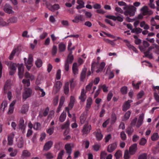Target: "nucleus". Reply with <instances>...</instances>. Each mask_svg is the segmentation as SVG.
<instances>
[{
    "label": "nucleus",
    "instance_id": "1",
    "mask_svg": "<svg viewBox=\"0 0 159 159\" xmlns=\"http://www.w3.org/2000/svg\"><path fill=\"white\" fill-rule=\"evenodd\" d=\"M123 9L125 11L124 12V14L126 16H130L134 15L136 10L135 7L131 5L126 6L123 7Z\"/></svg>",
    "mask_w": 159,
    "mask_h": 159
},
{
    "label": "nucleus",
    "instance_id": "2",
    "mask_svg": "<svg viewBox=\"0 0 159 159\" xmlns=\"http://www.w3.org/2000/svg\"><path fill=\"white\" fill-rule=\"evenodd\" d=\"M105 65V62H102L99 64V67H98L97 63L94 62L92 65V72L95 71L97 73L101 72L102 70Z\"/></svg>",
    "mask_w": 159,
    "mask_h": 159
},
{
    "label": "nucleus",
    "instance_id": "3",
    "mask_svg": "<svg viewBox=\"0 0 159 159\" xmlns=\"http://www.w3.org/2000/svg\"><path fill=\"white\" fill-rule=\"evenodd\" d=\"M74 147V144L73 143H67L65 145V148L66 150V153L68 155L67 159H71L70 156L72 153V148Z\"/></svg>",
    "mask_w": 159,
    "mask_h": 159
},
{
    "label": "nucleus",
    "instance_id": "4",
    "mask_svg": "<svg viewBox=\"0 0 159 159\" xmlns=\"http://www.w3.org/2000/svg\"><path fill=\"white\" fill-rule=\"evenodd\" d=\"M141 11L143 16L151 15L153 14V11L149 9L147 6H143L141 9Z\"/></svg>",
    "mask_w": 159,
    "mask_h": 159
},
{
    "label": "nucleus",
    "instance_id": "5",
    "mask_svg": "<svg viewBox=\"0 0 159 159\" xmlns=\"http://www.w3.org/2000/svg\"><path fill=\"white\" fill-rule=\"evenodd\" d=\"M32 93V91L30 88H27L25 89L23 93V98L25 100L31 96Z\"/></svg>",
    "mask_w": 159,
    "mask_h": 159
},
{
    "label": "nucleus",
    "instance_id": "6",
    "mask_svg": "<svg viewBox=\"0 0 159 159\" xmlns=\"http://www.w3.org/2000/svg\"><path fill=\"white\" fill-rule=\"evenodd\" d=\"M9 68L10 69V74L11 75H13L16 72L17 65L14 63L10 62L8 64Z\"/></svg>",
    "mask_w": 159,
    "mask_h": 159
},
{
    "label": "nucleus",
    "instance_id": "7",
    "mask_svg": "<svg viewBox=\"0 0 159 159\" xmlns=\"http://www.w3.org/2000/svg\"><path fill=\"white\" fill-rule=\"evenodd\" d=\"M106 17L114 21L117 20L119 22H122L123 20V16H116L112 15H107L106 16Z\"/></svg>",
    "mask_w": 159,
    "mask_h": 159
},
{
    "label": "nucleus",
    "instance_id": "8",
    "mask_svg": "<svg viewBox=\"0 0 159 159\" xmlns=\"http://www.w3.org/2000/svg\"><path fill=\"white\" fill-rule=\"evenodd\" d=\"M84 20V17L83 16L81 15H79L75 16L74 19L72 20V21L73 23H78L80 21H82Z\"/></svg>",
    "mask_w": 159,
    "mask_h": 159
},
{
    "label": "nucleus",
    "instance_id": "9",
    "mask_svg": "<svg viewBox=\"0 0 159 159\" xmlns=\"http://www.w3.org/2000/svg\"><path fill=\"white\" fill-rule=\"evenodd\" d=\"M62 86L61 83L60 81H58L56 82L54 84L53 89V92L55 93H57L60 90V88Z\"/></svg>",
    "mask_w": 159,
    "mask_h": 159
},
{
    "label": "nucleus",
    "instance_id": "10",
    "mask_svg": "<svg viewBox=\"0 0 159 159\" xmlns=\"http://www.w3.org/2000/svg\"><path fill=\"white\" fill-rule=\"evenodd\" d=\"M33 58L31 55H29L28 60L25 62V65L28 70H29L31 67L32 66Z\"/></svg>",
    "mask_w": 159,
    "mask_h": 159
},
{
    "label": "nucleus",
    "instance_id": "11",
    "mask_svg": "<svg viewBox=\"0 0 159 159\" xmlns=\"http://www.w3.org/2000/svg\"><path fill=\"white\" fill-rule=\"evenodd\" d=\"M26 125V124L25 123V121L22 118H20L18 124L19 128L21 129L24 132L25 130Z\"/></svg>",
    "mask_w": 159,
    "mask_h": 159
},
{
    "label": "nucleus",
    "instance_id": "12",
    "mask_svg": "<svg viewBox=\"0 0 159 159\" xmlns=\"http://www.w3.org/2000/svg\"><path fill=\"white\" fill-rule=\"evenodd\" d=\"M4 10L6 12L9 14H13L14 11L12 10V7L8 4H6L4 6Z\"/></svg>",
    "mask_w": 159,
    "mask_h": 159
},
{
    "label": "nucleus",
    "instance_id": "13",
    "mask_svg": "<svg viewBox=\"0 0 159 159\" xmlns=\"http://www.w3.org/2000/svg\"><path fill=\"white\" fill-rule=\"evenodd\" d=\"M18 75L20 79L23 77V74L24 71V66L23 64H19L18 66Z\"/></svg>",
    "mask_w": 159,
    "mask_h": 159
},
{
    "label": "nucleus",
    "instance_id": "14",
    "mask_svg": "<svg viewBox=\"0 0 159 159\" xmlns=\"http://www.w3.org/2000/svg\"><path fill=\"white\" fill-rule=\"evenodd\" d=\"M117 147V145L116 143L110 144L107 147V151L108 152H112Z\"/></svg>",
    "mask_w": 159,
    "mask_h": 159
},
{
    "label": "nucleus",
    "instance_id": "15",
    "mask_svg": "<svg viewBox=\"0 0 159 159\" xmlns=\"http://www.w3.org/2000/svg\"><path fill=\"white\" fill-rule=\"evenodd\" d=\"M149 44L146 41H144L143 42V45L139 46V48L141 52H145L146 48L148 47Z\"/></svg>",
    "mask_w": 159,
    "mask_h": 159
},
{
    "label": "nucleus",
    "instance_id": "16",
    "mask_svg": "<svg viewBox=\"0 0 159 159\" xmlns=\"http://www.w3.org/2000/svg\"><path fill=\"white\" fill-rule=\"evenodd\" d=\"M133 101L131 100H129L125 102L123 106V110L125 111L130 107V103L132 102Z\"/></svg>",
    "mask_w": 159,
    "mask_h": 159
},
{
    "label": "nucleus",
    "instance_id": "17",
    "mask_svg": "<svg viewBox=\"0 0 159 159\" xmlns=\"http://www.w3.org/2000/svg\"><path fill=\"white\" fill-rule=\"evenodd\" d=\"M144 115L142 114L139 116L137 122L136 124V126L137 128L139 127L143 123Z\"/></svg>",
    "mask_w": 159,
    "mask_h": 159
},
{
    "label": "nucleus",
    "instance_id": "18",
    "mask_svg": "<svg viewBox=\"0 0 159 159\" xmlns=\"http://www.w3.org/2000/svg\"><path fill=\"white\" fill-rule=\"evenodd\" d=\"M137 149V144L135 143L131 145L129 149V151L130 152L131 154L134 155L136 152Z\"/></svg>",
    "mask_w": 159,
    "mask_h": 159
},
{
    "label": "nucleus",
    "instance_id": "19",
    "mask_svg": "<svg viewBox=\"0 0 159 159\" xmlns=\"http://www.w3.org/2000/svg\"><path fill=\"white\" fill-rule=\"evenodd\" d=\"M91 127L90 125H85L84 126L83 129L82 130V132H83V134H88L90 130L91 129Z\"/></svg>",
    "mask_w": 159,
    "mask_h": 159
},
{
    "label": "nucleus",
    "instance_id": "20",
    "mask_svg": "<svg viewBox=\"0 0 159 159\" xmlns=\"http://www.w3.org/2000/svg\"><path fill=\"white\" fill-rule=\"evenodd\" d=\"M123 41L125 43L126 45L129 49L133 50L136 53L138 52L136 49L130 44V42L128 40L125 39L123 40Z\"/></svg>",
    "mask_w": 159,
    "mask_h": 159
},
{
    "label": "nucleus",
    "instance_id": "21",
    "mask_svg": "<svg viewBox=\"0 0 159 159\" xmlns=\"http://www.w3.org/2000/svg\"><path fill=\"white\" fill-rule=\"evenodd\" d=\"M86 92L85 91V89H82L80 95L79 97V99L82 102H84L86 98Z\"/></svg>",
    "mask_w": 159,
    "mask_h": 159
},
{
    "label": "nucleus",
    "instance_id": "22",
    "mask_svg": "<svg viewBox=\"0 0 159 159\" xmlns=\"http://www.w3.org/2000/svg\"><path fill=\"white\" fill-rule=\"evenodd\" d=\"M53 142L52 141H49L47 142L43 147V150L45 151H48L52 147Z\"/></svg>",
    "mask_w": 159,
    "mask_h": 159
},
{
    "label": "nucleus",
    "instance_id": "23",
    "mask_svg": "<svg viewBox=\"0 0 159 159\" xmlns=\"http://www.w3.org/2000/svg\"><path fill=\"white\" fill-rule=\"evenodd\" d=\"M24 144V140L22 137H20L17 140V144L19 148H22L23 147Z\"/></svg>",
    "mask_w": 159,
    "mask_h": 159
},
{
    "label": "nucleus",
    "instance_id": "24",
    "mask_svg": "<svg viewBox=\"0 0 159 159\" xmlns=\"http://www.w3.org/2000/svg\"><path fill=\"white\" fill-rule=\"evenodd\" d=\"M48 9L52 11H55L59 9L60 7L58 4H55L53 5H50L48 7Z\"/></svg>",
    "mask_w": 159,
    "mask_h": 159
},
{
    "label": "nucleus",
    "instance_id": "25",
    "mask_svg": "<svg viewBox=\"0 0 159 159\" xmlns=\"http://www.w3.org/2000/svg\"><path fill=\"white\" fill-rule=\"evenodd\" d=\"M29 106L27 104L24 105L20 111V113L22 114H25L28 111Z\"/></svg>",
    "mask_w": 159,
    "mask_h": 159
},
{
    "label": "nucleus",
    "instance_id": "26",
    "mask_svg": "<svg viewBox=\"0 0 159 159\" xmlns=\"http://www.w3.org/2000/svg\"><path fill=\"white\" fill-rule=\"evenodd\" d=\"M75 101V99L74 97L71 96L70 97V102L69 104L68 107H66V108H68V109L69 110L71 109L73 107L74 103Z\"/></svg>",
    "mask_w": 159,
    "mask_h": 159
},
{
    "label": "nucleus",
    "instance_id": "27",
    "mask_svg": "<svg viewBox=\"0 0 159 159\" xmlns=\"http://www.w3.org/2000/svg\"><path fill=\"white\" fill-rule=\"evenodd\" d=\"M7 103L6 101H4L1 104V107L0 108V112L3 113L5 108L7 107Z\"/></svg>",
    "mask_w": 159,
    "mask_h": 159
},
{
    "label": "nucleus",
    "instance_id": "28",
    "mask_svg": "<svg viewBox=\"0 0 159 159\" xmlns=\"http://www.w3.org/2000/svg\"><path fill=\"white\" fill-rule=\"evenodd\" d=\"M78 65L77 63H73L72 66V71L73 73L75 75H77L78 74Z\"/></svg>",
    "mask_w": 159,
    "mask_h": 159
},
{
    "label": "nucleus",
    "instance_id": "29",
    "mask_svg": "<svg viewBox=\"0 0 159 159\" xmlns=\"http://www.w3.org/2000/svg\"><path fill=\"white\" fill-rule=\"evenodd\" d=\"M31 153L27 150H24L22 152L21 157L23 158H26L30 157Z\"/></svg>",
    "mask_w": 159,
    "mask_h": 159
},
{
    "label": "nucleus",
    "instance_id": "30",
    "mask_svg": "<svg viewBox=\"0 0 159 159\" xmlns=\"http://www.w3.org/2000/svg\"><path fill=\"white\" fill-rule=\"evenodd\" d=\"M14 135L13 134H11L9 135L8 138V144L9 145H12L13 143V138Z\"/></svg>",
    "mask_w": 159,
    "mask_h": 159
},
{
    "label": "nucleus",
    "instance_id": "31",
    "mask_svg": "<svg viewBox=\"0 0 159 159\" xmlns=\"http://www.w3.org/2000/svg\"><path fill=\"white\" fill-rule=\"evenodd\" d=\"M64 93L66 95H67L68 94L69 91V83L68 82H67L65 83L64 86Z\"/></svg>",
    "mask_w": 159,
    "mask_h": 159
},
{
    "label": "nucleus",
    "instance_id": "32",
    "mask_svg": "<svg viewBox=\"0 0 159 159\" xmlns=\"http://www.w3.org/2000/svg\"><path fill=\"white\" fill-rule=\"evenodd\" d=\"M140 25L141 27L143 28L145 30H148L149 28V26L144 21L141 22Z\"/></svg>",
    "mask_w": 159,
    "mask_h": 159
},
{
    "label": "nucleus",
    "instance_id": "33",
    "mask_svg": "<svg viewBox=\"0 0 159 159\" xmlns=\"http://www.w3.org/2000/svg\"><path fill=\"white\" fill-rule=\"evenodd\" d=\"M66 45L63 43H61L58 45L59 51L60 52L64 51L66 49Z\"/></svg>",
    "mask_w": 159,
    "mask_h": 159
},
{
    "label": "nucleus",
    "instance_id": "34",
    "mask_svg": "<svg viewBox=\"0 0 159 159\" xmlns=\"http://www.w3.org/2000/svg\"><path fill=\"white\" fill-rule=\"evenodd\" d=\"M86 68H84L83 69L81 73L80 77V79L81 81H83L85 79V78L86 73Z\"/></svg>",
    "mask_w": 159,
    "mask_h": 159
},
{
    "label": "nucleus",
    "instance_id": "35",
    "mask_svg": "<svg viewBox=\"0 0 159 159\" xmlns=\"http://www.w3.org/2000/svg\"><path fill=\"white\" fill-rule=\"evenodd\" d=\"M95 135L97 139L98 140H101L103 137V135L100 133L99 129L97 130V132L96 133Z\"/></svg>",
    "mask_w": 159,
    "mask_h": 159
},
{
    "label": "nucleus",
    "instance_id": "36",
    "mask_svg": "<svg viewBox=\"0 0 159 159\" xmlns=\"http://www.w3.org/2000/svg\"><path fill=\"white\" fill-rule=\"evenodd\" d=\"M77 3L79 5L76 7L77 9H80L84 7V3L82 0H78Z\"/></svg>",
    "mask_w": 159,
    "mask_h": 159
},
{
    "label": "nucleus",
    "instance_id": "37",
    "mask_svg": "<svg viewBox=\"0 0 159 159\" xmlns=\"http://www.w3.org/2000/svg\"><path fill=\"white\" fill-rule=\"evenodd\" d=\"M132 155H133V154H131L129 151H128V150H126L125 151L124 157L125 159H129Z\"/></svg>",
    "mask_w": 159,
    "mask_h": 159
},
{
    "label": "nucleus",
    "instance_id": "38",
    "mask_svg": "<svg viewBox=\"0 0 159 159\" xmlns=\"http://www.w3.org/2000/svg\"><path fill=\"white\" fill-rule=\"evenodd\" d=\"M17 18L15 17H11L8 19L7 20L8 25L11 23H16L17 22Z\"/></svg>",
    "mask_w": 159,
    "mask_h": 159
},
{
    "label": "nucleus",
    "instance_id": "39",
    "mask_svg": "<svg viewBox=\"0 0 159 159\" xmlns=\"http://www.w3.org/2000/svg\"><path fill=\"white\" fill-rule=\"evenodd\" d=\"M122 155V151L120 150H117L114 154V156L116 159H118L120 158Z\"/></svg>",
    "mask_w": 159,
    "mask_h": 159
},
{
    "label": "nucleus",
    "instance_id": "40",
    "mask_svg": "<svg viewBox=\"0 0 159 159\" xmlns=\"http://www.w3.org/2000/svg\"><path fill=\"white\" fill-rule=\"evenodd\" d=\"M69 64L70 63L69 62L68 60H66L65 62L64 68L66 72L69 71Z\"/></svg>",
    "mask_w": 159,
    "mask_h": 159
},
{
    "label": "nucleus",
    "instance_id": "41",
    "mask_svg": "<svg viewBox=\"0 0 159 159\" xmlns=\"http://www.w3.org/2000/svg\"><path fill=\"white\" fill-rule=\"evenodd\" d=\"M10 86V81L9 80H7L5 83L4 87V90L5 91H6L7 90L9 89Z\"/></svg>",
    "mask_w": 159,
    "mask_h": 159
},
{
    "label": "nucleus",
    "instance_id": "42",
    "mask_svg": "<svg viewBox=\"0 0 159 159\" xmlns=\"http://www.w3.org/2000/svg\"><path fill=\"white\" fill-rule=\"evenodd\" d=\"M142 29L140 28H135L133 30H132L131 32L132 33H135L138 34L141 33L142 32Z\"/></svg>",
    "mask_w": 159,
    "mask_h": 159
},
{
    "label": "nucleus",
    "instance_id": "43",
    "mask_svg": "<svg viewBox=\"0 0 159 159\" xmlns=\"http://www.w3.org/2000/svg\"><path fill=\"white\" fill-rule=\"evenodd\" d=\"M66 117V114L65 112H63L61 114L59 120L61 122H63L65 120Z\"/></svg>",
    "mask_w": 159,
    "mask_h": 159
},
{
    "label": "nucleus",
    "instance_id": "44",
    "mask_svg": "<svg viewBox=\"0 0 159 159\" xmlns=\"http://www.w3.org/2000/svg\"><path fill=\"white\" fill-rule=\"evenodd\" d=\"M44 156L47 159H52L54 157L53 154L50 152H48L44 154Z\"/></svg>",
    "mask_w": 159,
    "mask_h": 159
},
{
    "label": "nucleus",
    "instance_id": "45",
    "mask_svg": "<svg viewBox=\"0 0 159 159\" xmlns=\"http://www.w3.org/2000/svg\"><path fill=\"white\" fill-rule=\"evenodd\" d=\"M92 103V99L91 98H89L87 100L86 107L88 109L89 108Z\"/></svg>",
    "mask_w": 159,
    "mask_h": 159
},
{
    "label": "nucleus",
    "instance_id": "46",
    "mask_svg": "<svg viewBox=\"0 0 159 159\" xmlns=\"http://www.w3.org/2000/svg\"><path fill=\"white\" fill-rule=\"evenodd\" d=\"M57 52V47L55 45H53L51 53L52 56H54L56 55Z\"/></svg>",
    "mask_w": 159,
    "mask_h": 159
},
{
    "label": "nucleus",
    "instance_id": "47",
    "mask_svg": "<svg viewBox=\"0 0 159 159\" xmlns=\"http://www.w3.org/2000/svg\"><path fill=\"white\" fill-rule=\"evenodd\" d=\"M74 78H72L69 81L70 87L71 88H74L76 85V82L74 81Z\"/></svg>",
    "mask_w": 159,
    "mask_h": 159
},
{
    "label": "nucleus",
    "instance_id": "48",
    "mask_svg": "<svg viewBox=\"0 0 159 159\" xmlns=\"http://www.w3.org/2000/svg\"><path fill=\"white\" fill-rule=\"evenodd\" d=\"M54 129V127L52 126L49 128L47 130V133L49 135H51L53 133Z\"/></svg>",
    "mask_w": 159,
    "mask_h": 159
},
{
    "label": "nucleus",
    "instance_id": "49",
    "mask_svg": "<svg viewBox=\"0 0 159 159\" xmlns=\"http://www.w3.org/2000/svg\"><path fill=\"white\" fill-rule=\"evenodd\" d=\"M126 133L129 136H130L134 132V129L131 127H129L126 129Z\"/></svg>",
    "mask_w": 159,
    "mask_h": 159
},
{
    "label": "nucleus",
    "instance_id": "50",
    "mask_svg": "<svg viewBox=\"0 0 159 159\" xmlns=\"http://www.w3.org/2000/svg\"><path fill=\"white\" fill-rule=\"evenodd\" d=\"M101 146L100 145L97 144L95 143L93 146V149L95 151H98L100 149Z\"/></svg>",
    "mask_w": 159,
    "mask_h": 159
},
{
    "label": "nucleus",
    "instance_id": "51",
    "mask_svg": "<svg viewBox=\"0 0 159 159\" xmlns=\"http://www.w3.org/2000/svg\"><path fill=\"white\" fill-rule=\"evenodd\" d=\"M70 124L69 121L68 120H67L65 124L61 126V129H63L68 128Z\"/></svg>",
    "mask_w": 159,
    "mask_h": 159
},
{
    "label": "nucleus",
    "instance_id": "52",
    "mask_svg": "<svg viewBox=\"0 0 159 159\" xmlns=\"http://www.w3.org/2000/svg\"><path fill=\"white\" fill-rule=\"evenodd\" d=\"M72 52H70L69 53L67 59V60H68L69 61V62L70 63H71L72 62V61L74 59V57L73 55L72 54Z\"/></svg>",
    "mask_w": 159,
    "mask_h": 159
},
{
    "label": "nucleus",
    "instance_id": "53",
    "mask_svg": "<svg viewBox=\"0 0 159 159\" xmlns=\"http://www.w3.org/2000/svg\"><path fill=\"white\" fill-rule=\"evenodd\" d=\"M159 138L158 134L157 133H154L151 137V139L152 141H156Z\"/></svg>",
    "mask_w": 159,
    "mask_h": 159
},
{
    "label": "nucleus",
    "instance_id": "54",
    "mask_svg": "<svg viewBox=\"0 0 159 159\" xmlns=\"http://www.w3.org/2000/svg\"><path fill=\"white\" fill-rule=\"evenodd\" d=\"M86 116L84 114H82L80 117V122L81 124L84 123L86 119Z\"/></svg>",
    "mask_w": 159,
    "mask_h": 159
},
{
    "label": "nucleus",
    "instance_id": "55",
    "mask_svg": "<svg viewBox=\"0 0 159 159\" xmlns=\"http://www.w3.org/2000/svg\"><path fill=\"white\" fill-rule=\"evenodd\" d=\"M35 64L38 67H40L42 64V61L41 60L38 59L35 61Z\"/></svg>",
    "mask_w": 159,
    "mask_h": 159
},
{
    "label": "nucleus",
    "instance_id": "56",
    "mask_svg": "<svg viewBox=\"0 0 159 159\" xmlns=\"http://www.w3.org/2000/svg\"><path fill=\"white\" fill-rule=\"evenodd\" d=\"M22 82L24 84L25 86L28 87L30 85V84L29 80L23 79L22 80Z\"/></svg>",
    "mask_w": 159,
    "mask_h": 159
},
{
    "label": "nucleus",
    "instance_id": "57",
    "mask_svg": "<svg viewBox=\"0 0 159 159\" xmlns=\"http://www.w3.org/2000/svg\"><path fill=\"white\" fill-rule=\"evenodd\" d=\"M141 83V82L140 81L137 83L136 84H134V81L132 82V84L134 88L136 89H139V85Z\"/></svg>",
    "mask_w": 159,
    "mask_h": 159
},
{
    "label": "nucleus",
    "instance_id": "58",
    "mask_svg": "<svg viewBox=\"0 0 159 159\" xmlns=\"http://www.w3.org/2000/svg\"><path fill=\"white\" fill-rule=\"evenodd\" d=\"M0 25L2 26H7L8 25V22H6L1 18H0Z\"/></svg>",
    "mask_w": 159,
    "mask_h": 159
},
{
    "label": "nucleus",
    "instance_id": "59",
    "mask_svg": "<svg viewBox=\"0 0 159 159\" xmlns=\"http://www.w3.org/2000/svg\"><path fill=\"white\" fill-rule=\"evenodd\" d=\"M64 152V150H61L58 154L57 159H62V156Z\"/></svg>",
    "mask_w": 159,
    "mask_h": 159
},
{
    "label": "nucleus",
    "instance_id": "60",
    "mask_svg": "<svg viewBox=\"0 0 159 159\" xmlns=\"http://www.w3.org/2000/svg\"><path fill=\"white\" fill-rule=\"evenodd\" d=\"M18 153V150L16 149L14 150L9 154L10 156L11 157H14L16 156Z\"/></svg>",
    "mask_w": 159,
    "mask_h": 159
},
{
    "label": "nucleus",
    "instance_id": "61",
    "mask_svg": "<svg viewBox=\"0 0 159 159\" xmlns=\"http://www.w3.org/2000/svg\"><path fill=\"white\" fill-rule=\"evenodd\" d=\"M40 124L39 123H36L34 124L33 128L34 129L37 130L40 129Z\"/></svg>",
    "mask_w": 159,
    "mask_h": 159
},
{
    "label": "nucleus",
    "instance_id": "62",
    "mask_svg": "<svg viewBox=\"0 0 159 159\" xmlns=\"http://www.w3.org/2000/svg\"><path fill=\"white\" fill-rule=\"evenodd\" d=\"M131 112L130 111H127L125 115L124 119H123L124 120H127L129 117Z\"/></svg>",
    "mask_w": 159,
    "mask_h": 159
},
{
    "label": "nucleus",
    "instance_id": "63",
    "mask_svg": "<svg viewBox=\"0 0 159 159\" xmlns=\"http://www.w3.org/2000/svg\"><path fill=\"white\" fill-rule=\"evenodd\" d=\"M120 136L122 140H125L126 139V135L124 131H122L120 133Z\"/></svg>",
    "mask_w": 159,
    "mask_h": 159
},
{
    "label": "nucleus",
    "instance_id": "64",
    "mask_svg": "<svg viewBox=\"0 0 159 159\" xmlns=\"http://www.w3.org/2000/svg\"><path fill=\"white\" fill-rule=\"evenodd\" d=\"M147 154L144 153L141 154L139 157V159H147Z\"/></svg>",
    "mask_w": 159,
    "mask_h": 159
}]
</instances>
